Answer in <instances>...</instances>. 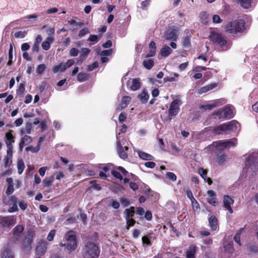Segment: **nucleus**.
Listing matches in <instances>:
<instances>
[{"instance_id":"39","label":"nucleus","mask_w":258,"mask_h":258,"mask_svg":"<svg viewBox=\"0 0 258 258\" xmlns=\"http://www.w3.org/2000/svg\"><path fill=\"white\" fill-rule=\"evenodd\" d=\"M54 180V178L53 176H51L49 177H46L43 180V185L45 187L50 186L52 185Z\"/></svg>"},{"instance_id":"50","label":"nucleus","mask_w":258,"mask_h":258,"mask_svg":"<svg viewBox=\"0 0 258 258\" xmlns=\"http://www.w3.org/2000/svg\"><path fill=\"white\" fill-rule=\"evenodd\" d=\"M56 231L54 229L51 230L47 236V240L49 241H51L53 240L54 237L55 235Z\"/></svg>"},{"instance_id":"4","label":"nucleus","mask_w":258,"mask_h":258,"mask_svg":"<svg viewBox=\"0 0 258 258\" xmlns=\"http://www.w3.org/2000/svg\"><path fill=\"white\" fill-rule=\"evenodd\" d=\"M100 249L97 244L91 241H87L82 250L83 258H98Z\"/></svg>"},{"instance_id":"22","label":"nucleus","mask_w":258,"mask_h":258,"mask_svg":"<svg viewBox=\"0 0 258 258\" xmlns=\"http://www.w3.org/2000/svg\"><path fill=\"white\" fill-rule=\"evenodd\" d=\"M131 100V97L128 96H124L122 98L121 103L119 104L118 109L122 110L125 108L129 104Z\"/></svg>"},{"instance_id":"17","label":"nucleus","mask_w":258,"mask_h":258,"mask_svg":"<svg viewBox=\"0 0 258 258\" xmlns=\"http://www.w3.org/2000/svg\"><path fill=\"white\" fill-rule=\"evenodd\" d=\"M117 153L121 159L125 160L127 158V154L124 150L123 147L122 146L120 141L117 142Z\"/></svg>"},{"instance_id":"49","label":"nucleus","mask_w":258,"mask_h":258,"mask_svg":"<svg viewBox=\"0 0 258 258\" xmlns=\"http://www.w3.org/2000/svg\"><path fill=\"white\" fill-rule=\"evenodd\" d=\"M46 69V66L44 64H40L36 68V73L38 74H42Z\"/></svg>"},{"instance_id":"40","label":"nucleus","mask_w":258,"mask_h":258,"mask_svg":"<svg viewBox=\"0 0 258 258\" xmlns=\"http://www.w3.org/2000/svg\"><path fill=\"white\" fill-rule=\"evenodd\" d=\"M89 75L84 73H80L77 75V80L80 82H84L88 79Z\"/></svg>"},{"instance_id":"2","label":"nucleus","mask_w":258,"mask_h":258,"mask_svg":"<svg viewBox=\"0 0 258 258\" xmlns=\"http://www.w3.org/2000/svg\"><path fill=\"white\" fill-rule=\"evenodd\" d=\"M225 32L232 35H242L246 30V23L243 19H236L225 26Z\"/></svg>"},{"instance_id":"23","label":"nucleus","mask_w":258,"mask_h":258,"mask_svg":"<svg viewBox=\"0 0 258 258\" xmlns=\"http://www.w3.org/2000/svg\"><path fill=\"white\" fill-rule=\"evenodd\" d=\"M2 258H14L13 253L8 246L4 247L2 251Z\"/></svg>"},{"instance_id":"9","label":"nucleus","mask_w":258,"mask_h":258,"mask_svg":"<svg viewBox=\"0 0 258 258\" xmlns=\"http://www.w3.org/2000/svg\"><path fill=\"white\" fill-rule=\"evenodd\" d=\"M16 223V217L13 215L4 217L0 219V224L4 227H12Z\"/></svg>"},{"instance_id":"25","label":"nucleus","mask_w":258,"mask_h":258,"mask_svg":"<svg viewBox=\"0 0 258 258\" xmlns=\"http://www.w3.org/2000/svg\"><path fill=\"white\" fill-rule=\"evenodd\" d=\"M218 86V84L216 83H212L207 86L202 87L200 92L201 93H206L208 91L213 90L214 89L216 88Z\"/></svg>"},{"instance_id":"36","label":"nucleus","mask_w":258,"mask_h":258,"mask_svg":"<svg viewBox=\"0 0 258 258\" xmlns=\"http://www.w3.org/2000/svg\"><path fill=\"white\" fill-rule=\"evenodd\" d=\"M135 213V208L134 207H131L128 209H126L124 211V213L125 214V218H133L134 216Z\"/></svg>"},{"instance_id":"41","label":"nucleus","mask_w":258,"mask_h":258,"mask_svg":"<svg viewBox=\"0 0 258 258\" xmlns=\"http://www.w3.org/2000/svg\"><path fill=\"white\" fill-rule=\"evenodd\" d=\"M24 230V227L21 225H17L13 229V234L14 235H19Z\"/></svg>"},{"instance_id":"48","label":"nucleus","mask_w":258,"mask_h":258,"mask_svg":"<svg viewBox=\"0 0 258 258\" xmlns=\"http://www.w3.org/2000/svg\"><path fill=\"white\" fill-rule=\"evenodd\" d=\"M13 59V45L12 44H10V48L9 50V61L7 63V65L11 66L12 63Z\"/></svg>"},{"instance_id":"44","label":"nucleus","mask_w":258,"mask_h":258,"mask_svg":"<svg viewBox=\"0 0 258 258\" xmlns=\"http://www.w3.org/2000/svg\"><path fill=\"white\" fill-rule=\"evenodd\" d=\"M18 172L19 174H21L24 171L25 168L24 163L23 160H19L17 163Z\"/></svg>"},{"instance_id":"24","label":"nucleus","mask_w":258,"mask_h":258,"mask_svg":"<svg viewBox=\"0 0 258 258\" xmlns=\"http://www.w3.org/2000/svg\"><path fill=\"white\" fill-rule=\"evenodd\" d=\"M211 132L215 135H220L223 133L226 134L224 123L214 127Z\"/></svg>"},{"instance_id":"52","label":"nucleus","mask_w":258,"mask_h":258,"mask_svg":"<svg viewBox=\"0 0 258 258\" xmlns=\"http://www.w3.org/2000/svg\"><path fill=\"white\" fill-rule=\"evenodd\" d=\"M111 174L116 178L120 180L123 179V177L120 173L115 170H112L111 171Z\"/></svg>"},{"instance_id":"37","label":"nucleus","mask_w":258,"mask_h":258,"mask_svg":"<svg viewBox=\"0 0 258 258\" xmlns=\"http://www.w3.org/2000/svg\"><path fill=\"white\" fill-rule=\"evenodd\" d=\"M143 66L147 70H151L154 66V62L152 59L145 60L143 62Z\"/></svg>"},{"instance_id":"12","label":"nucleus","mask_w":258,"mask_h":258,"mask_svg":"<svg viewBox=\"0 0 258 258\" xmlns=\"http://www.w3.org/2000/svg\"><path fill=\"white\" fill-rule=\"evenodd\" d=\"M207 194L209 196V198H207L208 203L213 206L218 205V202L217 201L216 192L213 190H208Z\"/></svg>"},{"instance_id":"11","label":"nucleus","mask_w":258,"mask_h":258,"mask_svg":"<svg viewBox=\"0 0 258 258\" xmlns=\"http://www.w3.org/2000/svg\"><path fill=\"white\" fill-rule=\"evenodd\" d=\"M238 122L235 120H232L227 123H224V126L226 134H228L231 132H234L237 130Z\"/></svg>"},{"instance_id":"16","label":"nucleus","mask_w":258,"mask_h":258,"mask_svg":"<svg viewBox=\"0 0 258 258\" xmlns=\"http://www.w3.org/2000/svg\"><path fill=\"white\" fill-rule=\"evenodd\" d=\"M223 112L224 119L232 118L234 116V113L229 106H226L221 108Z\"/></svg>"},{"instance_id":"45","label":"nucleus","mask_w":258,"mask_h":258,"mask_svg":"<svg viewBox=\"0 0 258 258\" xmlns=\"http://www.w3.org/2000/svg\"><path fill=\"white\" fill-rule=\"evenodd\" d=\"M151 235L144 236L142 237V242L143 244H145L148 246H150L152 245L151 241L150 240Z\"/></svg>"},{"instance_id":"34","label":"nucleus","mask_w":258,"mask_h":258,"mask_svg":"<svg viewBox=\"0 0 258 258\" xmlns=\"http://www.w3.org/2000/svg\"><path fill=\"white\" fill-rule=\"evenodd\" d=\"M138 154L140 158L143 160H152L154 159L153 156L143 151H139Z\"/></svg>"},{"instance_id":"64","label":"nucleus","mask_w":258,"mask_h":258,"mask_svg":"<svg viewBox=\"0 0 258 258\" xmlns=\"http://www.w3.org/2000/svg\"><path fill=\"white\" fill-rule=\"evenodd\" d=\"M88 33H89V30L88 28H83L79 31L78 36L79 37L81 38Z\"/></svg>"},{"instance_id":"55","label":"nucleus","mask_w":258,"mask_h":258,"mask_svg":"<svg viewBox=\"0 0 258 258\" xmlns=\"http://www.w3.org/2000/svg\"><path fill=\"white\" fill-rule=\"evenodd\" d=\"M98 67V62L97 61H94L91 64L88 66L87 71L89 72L93 71L94 69Z\"/></svg>"},{"instance_id":"53","label":"nucleus","mask_w":258,"mask_h":258,"mask_svg":"<svg viewBox=\"0 0 258 258\" xmlns=\"http://www.w3.org/2000/svg\"><path fill=\"white\" fill-rule=\"evenodd\" d=\"M119 201L123 207H127L130 205L129 200L125 198H121Z\"/></svg>"},{"instance_id":"7","label":"nucleus","mask_w":258,"mask_h":258,"mask_svg":"<svg viewBox=\"0 0 258 258\" xmlns=\"http://www.w3.org/2000/svg\"><path fill=\"white\" fill-rule=\"evenodd\" d=\"M34 234L31 231H28L23 241L22 249L25 252L29 251L31 249V244L33 241Z\"/></svg>"},{"instance_id":"13","label":"nucleus","mask_w":258,"mask_h":258,"mask_svg":"<svg viewBox=\"0 0 258 258\" xmlns=\"http://www.w3.org/2000/svg\"><path fill=\"white\" fill-rule=\"evenodd\" d=\"M164 38L167 40L175 41L177 39L176 31L174 28H170L164 34Z\"/></svg>"},{"instance_id":"20","label":"nucleus","mask_w":258,"mask_h":258,"mask_svg":"<svg viewBox=\"0 0 258 258\" xmlns=\"http://www.w3.org/2000/svg\"><path fill=\"white\" fill-rule=\"evenodd\" d=\"M209 225L213 231L216 230L218 227L217 218L214 215L210 216L208 219Z\"/></svg>"},{"instance_id":"51","label":"nucleus","mask_w":258,"mask_h":258,"mask_svg":"<svg viewBox=\"0 0 258 258\" xmlns=\"http://www.w3.org/2000/svg\"><path fill=\"white\" fill-rule=\"evenodd\" d=\"M166 177L173 181L176 180V175L171 172H167L166 174Z\"/></svg>"},{"instance_id":"3","label":"nucleus","mask_w":258,"mask_h":258,"mask_svg":"<svg viewBox=\"0 0 258 258\" xmlns=\"http://www.w3.org/2000/svg\"><path fill=\"white\" fill-rule=\"evenodd\" d=\"M76 234L74 231L70 230L64 235L63 241L59 243V245L64 247L70 253L75 250L77 247Z\"/></svg>"},{"instance_id":"58","label":"nucleus","mask_w":258,"mask_h":258,"mask_svg":"<svg viewBox=\"0 0 258 258\" xmlns=\"http://www.w3.org/2000/svg\"><path fill=\"white\" fill-rule=\"evenodd\" d=\"M112 51H113V50L112 49L104 50L102 51L100 53V55H101L102 56H109L112 53Z\"/></svg>"},{"instance_id":"62","label":"nucleus","mask_w":258,"mask_h":258,"mask_svg":"<svg viewBox=\"0 0 258 258\" xmlns=\"http://www.w3.org/2000/svg\"><path fill=\"white\" fill-rule=\"evenodd\" d=\"M42 48L45 50H48L50 47V42L48 41H44L42 44Z\"/></svg>"},{"instance_id":"1","label":"nucleus","mask_w":258,"mask_h":258,"mask_svg":"<svg viewBox=\"0 0 258 258\" xmlns=\"http://www.w3.org/2000/svg\"><path fill=\"white\" fill-rule=\"evenodd\" d=\"M208 39L221 51H225L229 49L231 44L225 36L221 33L215 31H211L208 36Z\"/></svg>"},{"instance_id":"19","label":"nucleus","mask_w":258,"mask_h":258,"mask_svg":"<svg viewBox=\"0 0 258 258\" xmlns=\"http://www.w3.org/2000/svg\"><path fill=\"white\" fill-rule=\"evenodd\" d=\"M13 132V130H9V131L6 134L5 143L6 146H8V145L13 146V143L15 142V137L12 134Z\"/></svg>"},{"instance_id":"56","label":"nucleus","mask_w":258,"mask_h":258,"mask_svg":"<svg viewBox=\"0 0 258 258\" xmlns=\"http://www.w3.org/2000/svg\"><path fill=\"white\" fill-rule=\"evenodd\" d=\"M151 0H145L141 3V8L143 10H146L150 5Z\"/></svg>"},{"instance_id":"43","label":"nucleus","mask_w":258,"mask_h":258,"mask_svg":"<svg viewBox=\"0 0 258 258\" xmlns=\"http://www.w3.org/2000/svg\"><path fill=\"white\" fill-rule=\"evenodd\" d=\"M126 228L128 230L131 227L134 226L136 221L133 218H126Z\"/></svg>"},{"instance_id":"10","label":"nucleus","mask_w":258,"mask_h":258,"mask_svg":"<svg viewBox=\"0 0 258 258\" xmlns=\"http://www.w3.org/2000/svg\"><path fill=\"white\" fill-rule=\"evenodd\" d=\"M48 243L44 240H40L39 241L36 246V252L37 254L42 255H43L47 248Z\"/></svg>"},{"instance_id":"31","label":"nucleus","mask_w":258,"mask_h":258,"mask_svg":"<svg viewBox=\"0 0 258 258\" xmlns=\"http://www.w3.org/2000/svg\"><path fill=\"white\" fill-rule=\"evenodd\" d=\"M141 87V83L138 79H133L130 89L132 91H136Z\"/></svg>"},{"instance_id":"14","label":"nucleus","mask_w":258,"mask_h":258,"mask_svg":"<svg viewBox=\"0 0 258 258\" xmlns=\"http://www.w3.org/2000/svg\"><path fill=\"white\" fill-rule=\"evenodd\" d=\"M215 154L217 156V162L220 165H223L226 161V155L223 150H219L215 148Z\"/></svg>"},{"instance_id":"8","label":"nucleus","mask_w":258,"mask_h":258,"mask_svg":"<svg viewBox=\"0 0 258 258\" xmlns=\"http://www.w3.org/2000/svg\"><path fill=\"white\" fill-rule=\"evenodd\" d=\"M245 164L246 166H253L254 170H258V153L249 155L245 160Z\"/></svg>"},{"instance_id":"21","label":"nucleus","mask_w":258,"mask_h":258,"mask_svg":"<svg viewBox=\"0 0 258 258\" xmlns=\"http://www.w3.org/2000/svg\"><path fill=\"white\" fill-rule=\"evenodd\" d=\"M197 246L195 245H190L186 251V258H196L195 254L197 251Z\"/></svg>"},{"instance_id":"28","label":"nucleus","mask_w":258,"mask_h":258,"mask_svg":"<svg viewBox=\"0 0 258 258\" xmlns=\"http://www.w3.org/2000/svg\"><path fill=\"white\" fill-rule=\"evenodd\" d=\"M90 52V50L89 48H83L82 49L81 54L79 56L78 61H80L81 62H82V61L87 58Z\"/></svg>"},{"instance_id":"18","label":"nucleus","mask_w":258,"mask_h":258,"mask_svg":"<svg viewBox=\"0 0 258 258\" xmlns=\"http://www.w3.org/2000/svg\"><path fill=\"white\" fill-rule=\"evenodd\" d=\"M32 141V138L27 135H25L24 137H22L21 139V141L19 143V149L20 151H22L24 147L27 144L31 143Z\"/></svg>"},{"instance_id":"27","label":"nucleus","mask_w":258,"mask_h":258,"mask_svg":"<svg viewBox=\"0 0 258 258\" xmlns=\"http://www.w3.org/2000/svg\"><path fill=\"white\" fill-rule=\"evenodd\" d=\"M150 50L147 54V57H152L155 55L156 50L155 43L152 41L149 44Z\"/></svg>"},{"instance_id":"63","label":"nucleus","mask_w":258,"mask_h":258,"mask_svg":"<svg viewBox=\"0 0 258 258\" xmlns=\"http://www.w3.org/2000/svg\"><path fill=\"white\" fill-rule=\"evenodd\" d=\"M99 38L96 35H90V37L88 39V41L93 42L94 43L98 42Z\"/></svg>"},{"instance_id":"30","label":"nucleus","mask_w":258,"mask_h":258,"mask_svg":"<svg viewBox=\"0 0 258 258\" xmlns=\"http://www.w3.org/2000/svg\"><path fill=\"white\" fill-rule=\"evenodd\" d=\"M190 38V34L186 35L182 38L181 43L183 47L189 48L191 46Z\"/></svg>"},{"instance_id":"60","label":"nucleus","mask_w":258,"mask_h":258,"mask_svg":"<svg viewBox=\"0 0 258 258\" xmlns=\"http://www.w3.org/2000/svg\"><path fill=\"white\" fill-rule=\"evenodd\" d=\"M7 156H9L10 157H12L13 153V146H11L8 145L7 146Z\"/></svg>"},{"instance_id":"35","label":"nucleus","mask_w":258,"mask_h":258,"mask_svg":"<svg viewBox=\"0 0 258 258\" xmlns=\"http://www.w3.org/2000/svg\"><path fill=\"white\" fill-rule=\"evenodd\" d=\"M212 116L214 119H224V116L221 108H219L217 111H214L212 114Z\"/></svg>"},{"instance_id":"33","label":"nucleus","mask_w":258,"mask_h":258,"mask_svg":"<svg viewBox=\"0 0 258 258\" xmlns=\"http://www.w3.org/2000/svg\"><path fill=\"white\" fill-rule=\"evenodd\" d=\"M252 0H238V4L244 9H248L251 7Z\"/></svg>"},{"instance_id":"26","label":"nucleus","mask_w":258,"mask_h":258,"mask_svg":"<svg viewBox=\"0 0 258 258\" xmlns=\"http://www.w3.org/2000/svg\"><path fill=\"white\" fill-rule=\"evenodd\" d=\"M138 98L140 99L143 104H145L147 102L149 96L148 92L146 90H143L142 92L138 95Z\"/></svg>"},{"instance_id":"32","label":"nucleus","mask_w":258,"mask_h":258,"mask_svg":"<svg viewBox=\"0 0 258 258\" xmlns=\"http://www.w3.org/2000/svg\"><path fill=\"white\" fill-rule=\"evenodd\" d=\"M172 52V49L168 46L162 47L160 50V54L163 57L168 56Z\"/></svg>"},{"instance_id":"47","label":"nucleus","mask_w":258,"mask_h":258,"mask_svg":"<svg viewBox=\"0 0 258 258\" xmlns=\"http://www.w3.org/2000/svg\"><path fill=\"white\" fill-rule=\"evenodd\" d=\"M186 196H187V198L191 200L192 204L194 205V201H195L196 202V204H197L198 205H199L198 203L196 200V199L194 198V197L193 196V195H192V192H191V191L190 190H189H189H187L186 191Z\"/></svg>"},{"instance_id":"5","label":"nucleus","mask_w":258,"mask_h":258,"mask_svg":"<svg viewBox=\"0 0 258 258\" xmlns=\"http://www.w3.org/2000/svg\"><path fill=\"white\" fill-rule=\"evenodd\" d=\"M236 139H234L233 140H226L222 141H219L218 142H214L210 145V147H215L217 150L225 151L226 148H229L231 147L235 146L236 143Z\"/></svg>"},{"instance_id":"42","label":"nucleus","mask_w":258,"mask_h":258,"mask_svg":"<svg viewBox=\"0 0 258 258\" xmlns=\"http://www.w3.org/2000/svg\"><path fill=\"white\" fill-rule=\"evenodd\" d=\"M66 68L64 67V64L62 63H60L58 65H56L53 68V71L54 73H56L58 71L61 72H63L66 71Z\"/></svg>"},{"instance_id":"38","label":"nucleus","mask_w":258,"mask_h":258,"mask_svg":"<svg viewBox=\"0 0 258 258\" xmlns=\"http://www.w3.org/2000/svg\"><path fill=\"white\" fill-rule=\"evenodd\" d=\"M219 101H215L214 103L210 104L204 105L201 106L202 108H204L205 110H211L213 108L219 106Z\"/></svg>"},{"instance_id":"59","label":"nucleus","mask_w":258,"mask_h":258,"mask_svg":"<svg viewBox=\"0 0 258 258\" xmlns=\"http://www.w3.org/2000/svg\"><path fill=\"white\" fill-rule=\"evenodd\" d=\"M14 191V185H8L6 194L7 196H10L13 194Z\"/></svg>"},{"instance_id":"29","label":"nucleus","mask_w":258,"mask_h":258,"mask_svg":"<svg viewBox=\"0 0 258 258\" xmlns=\"http://www.w3.org/2000/svg\"><path fill=\"white\" fill-rule=\"evenodd\" d=\"M200 20L202 23L207 25L209 22L208 14L205 11H202L200 13Z\"/></svg>"},{"instance_id":"54","label":"nucleus","mask_w":258,"mask_h":258,"mask_svg":"<svg viewBox=\"0 0 258 258\" xmlns=\"http://www.w3.org/2000/svg\"><path fill=\"white\" fill-rule=\"evenodd\" d=\"M26 35V32L25 31H19L16 32L15 33L14 36L16 38H23L25 37Z\"/></svg>"},{"instance_id":"46","label":"nucleus","mask_w":258,"mask_h":258,"mask_svg":"<svg viewBox=\"0 0 258 258\" xmlns=\"http://www.w3.org/2000/svg\"><path fill=\"white\" fill-rule=\"evenodd\" d=\"M40 149V148L39 147V146L37 145L36 147L30 146L27 147L25 150L27 152L31 151L32 153H37L39 151Z\"/></svg>"},{"instance_id":"61","label":"nucleus","mask_w":258,"mask_h":258,"mask_svg":"<svg viewBox=\"0 0 258 258\" xmlns=\"http://www.w3.org/2000/svg\"><path fill=\"white\" fill-rule=\"evenodd\" d=\"M69 53L71 56H77L79 53V50L75 47L72 48L70 49Z\"/></svg>"},{"instance_id":"57","label":"nucleus","mask_w":258,"mask_h":258,"mask_svg":"<svg viewBox=\"0 0 258 258\" xmlns=\"http://www.w3.org/2000/svg\"><path fill=\"white\" fill-rule=\"evenodd\" d=\"M109 206L112 207L114 209H117L120 207V204L118 202L112 200L109 204Z\"/></svg>"},{"instance_id":"6","label":"nucleus","mask_w":258,"mask_h":258,"mask_svg":"<svg viewBox=\"0 0 258 258\" xmlns=\"http://www.w3.org/2000/svg\"><path fill=\"white\" fill-rule=\"evenodd\" d=\"M182 104L181 100L178 98L174 99L171 103L168 109V116H176L179 111V106Z\"/></svg>"},{"instance_id":"15","label":"nucleus","mask_w":258,"mask_h":258,"mask_svg":"<svg viewBox=\"0 0 258 258\" xmlns=\"http://www.w3.org/2000/svg\"><path fill=\"white\" fill-rule=\"evenodd\" d=\"M233 203L234 200L231 198H230V196L228 195H225L224 196V207L230 213H232L233 212L231 207V205L233 204Z\"/></svg>"}]
</instances>
